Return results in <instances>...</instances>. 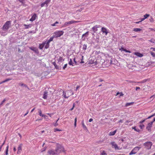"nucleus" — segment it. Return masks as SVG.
<instances>
[{
  "label": "nucleus",
  "mask_w": 155,
  "mask_h": 155,
  "mask_svg": "<svg viewBox=\"0 0 155 155\" xmlns=\"http://www.w3.org/2000/svg\"><path fill=\"white\" fill-rule=\"evenodd\" d=\"M13 151L14 152H15L16 151V149L15 147H14L13 148Z\"/></svg>",
  "instance_id": "obj_64"
},
{
  "label": "nucleus",
  "mask_w": 155,
  "mask_h": 155,
  "mask_svg": "<svg viewBox=\"0 0 155 155\" xmlns=\"http://www.w3.org/2000/svg\"><path fill=\"white\" fill-rule=\"evenodd\" d=\"M147 119V118H146V119H144V120H141V121H140L139 122V124H142V123H143L145 121V120H146Z\"/></svg>",
  "instance_id": "obj_39"
},
{
  "label": "nucleus",
  "mask_w": 155,
  "mask_h": 155,
  "mask_svg": "<svg viewBox=\"0 0 155 155\" xmlns=\"http://www.w3.org/2000/svg\"><path fill=\"white\" fill-rule=\"evenodd\" d=\"M47 94H48V93L47 92L45 91L44 92V94H43V98L44 99H46L47 98Z\"/></svg>",
  "instance_id": "obj_26"
},
{
  "label": "nucleus",
  "mask_w": 155,
  "mask_h": 155,
  "mask_svg": "<svg viewBox=\"0 0 155 155\" xmlns=\"http://www.w3.org/2000/svg\"><path fill=\"white\" fill-rule=\"evenodd\" d=\"M5 143V141H4V142L2 144V145L0 146V152L1 151L2 148L3 146V145Z\"/></svg>",
  "instance_id": "obj_44"
},
{
  "label": "nucleus",
  "mask_w": 155,
  "mask_h": 155,
  "mask_svg": "<svg viewBox=\"0 0 155 155\" xmlns=\"http://www.w3.org/2000/svg\"><path fill=\"white\" fill-rule=\"evenodd\" d=\"M12 80V79L11 78H7L5 80V81L6 82H7L8 81H9L11 80Z\"/></svg>",
  "instance_id": "obj_53"
},
{
  "label": "nucleus",
  "mask_w": 155,
  "mask_h": 155,
  "mask_svg": "<svg viewBox=\"0 0 155 155\" xmlns=\"http://www.w3.org/2000/svg\"><path fill=\"white\" fill-rule=\"evenodd\" d=\"M112 147L115 150L119 149L117 144L115 142H112L111 143Z\"/></svg>",
  "instance_id": "obj_13"
},
{
  "label": "nucleus",
  "mask_w": 155,
  "mask_h": 155,
  "mask_svg": "<svg viewBox=\"0 0 155 155\" xmlns=\"http://www.w3.org/2000/svg\"><path fill=\"white\" fill-rule=\"evenodd\" d=\"M87 48V44H84L83 45V49L84 50H85Z\"/></svg>",
  "instance_id": "obj_35"
},
{
  "label": "nucleus",
  "mask_w": 155,
  "mask_h": 155,
  "mask_svg": "<svg viewBox=\"0 0 155 155\" xmlns=\"http://www.w3.org/2000/svg\"><path fill=\"white\" fill-rule=\"evenodd\" d=\"M48 153L50 155H58V153L56 151V149L54 150H49L48 151Z\"/></svg>",
  "instance_id": "obj_8"
},
{
  "label": "nucleus",
  "mask_w": 155,
  "mask_h": 155,
  "mask_svg": "<svg viewBox=\"0 0 155 155\" xmlns=\"http://www.w3.org/2000/svg\"><path fill=\"white\" fill-rule=\"evenodd\" d=\"M82 127H83V129L84 130H88L87 127L84 125V122H82Z\"/></svg>",
  "instance_id": "obj_33"
},
{
  "label": "nucleus",
  "mask_w": 155,
  "mask_h": 155,
  "mask_svg": "<svg viewBox=\"0 0 155 155\" xmlns=\"http://www.w3.org/2000/svg\"><path fill=\"white\" fill-rule=\"evenodd\" d=\"M147 81V80L146 79H145V80H143L142 81H141V83H145V82H146Z\"/></svg>",
  "instance_id": "obj_59"
},
{
  "label": "nucleus",
  "mask_w": 155,
  "mask_h": 155,
  "mask_svg": "<svg viewBox=\"0 0 155 155\" xmlns=\"http://www.w3.org/2000/svg\"><path fill=\"white\" fill-rule=\"evenodd\" d=\"M155 115V113L154 114H153L152 115L149 117H148L147 119H150V118H151V117L154 116Z\"/></svg>",
  "instance_id": "obj_52"
},
{
  "label": "nucleus",
  "mask_w": 155,
  "mask_h": 155,
  "mask_svg": "<svg viewBox=\"0 0 155 155\" xmlns=\"http://www.w3.org/2000/svg\"><path fill=\"white\" fill-rule=\"evenodd\" d=\"M150 16V15L149 14H146L145 15H144L143 16V17L144 18L146 19L147 17H149Z\"/></svg>",
  "instance_id": "obj_38"
},
{
  "label": "nucleus",
  "mask_w": 155,
  "mask_h": 155,
  "mask_svg": "<svg viewBox=\"0 0 155 155\" xmlns=\"http://www.w3.org/2000/svg\"><path fill=\"white\" fill-rule=\"evenodd\" d=\"M124 51H125L126 52L128 53H130L131 52L130 51L127 50L126 49H125L124 50Z\"/></svg>",
  "instance_id": "obj_49"
},
{
  "label": "nucleus",
  "mask_w": 155,
  "mask_h": 155,
  "mask_svg": "<svg viewBox=\"0 0 155 155\" xmlns=\"http://www.w3.org/2000/svg\"><path fill=\"white\" fill-rule=\"evenodd\" d=\"M45 43V49L48 48L49 46V44H48L47 43L44 42Z\"/></svg>",
  "instance_id": "obj_28"
},
{
  "label": "nucleus",
  "mask_w": 155,
  "mask_h": 155,
  "mask_svg": "<svg viewBox=\"0 0 155 155\" xmlns=\"http://www.w3.org/2000/svg\"><path fill=\"white\" fill-rule=\"evenodd\" d=\"M150 54L153 57H155V53H153L152 52H151Z\"/></svg>",
  "instance_id": "obj_45"
},
{
  "label": "nucleus",
  "mask_w": 155,
  "mask_h": 155,
  "mask_svg": "<svg viewBox=\"0 0 155 155\" xmlns=\"http://www.w3.org/2000/svg\"><path fill=\"white\" fill-rule=\"evenodd\" d=\"M105 154H106V153H105V151L104 150H103L101 154V155H105Z\"/></svg>",
  "instance_id": "obj_47"
},
{
  "label": "nucleus",
  "mask_w": 155,
  "mask_h": 155,
  "mask_svg": "<svg viewBox=\"0 0 155 155\" xmlns=\"http://www.w3.org/2000/svg\"><path fill=\"white\" fill-rule=\"evenodd\" d=\"M139 127L141 129H142L144 127V125L143 124H140V125Z\"/></svg>",
  "instance_id": "obj_43"
},
{
  "label": "nucleus",
  "mask_w": 155,
  "mask_h": 155,
  "mask_svg": "<svg viewBox=\"0 0 155 155\" xmlns=\"http://www.w3.org/2000/svg\"><path fill=\"white\" fill-rule=\"evenodd\" d=\"M6 100V99L5 98L3 100V101H2V103L0 104V106H1L2 104H3L4 103Z\"/></svg>",
  "instance_id": "obj_40"
},
{
  "label": "nucleus",
  "mask_w": 155,
  "mask_h": 155,
  "mask_svg": "<svg viewBox=\"0 0 155 155\" xmlns=\"http://www.w3.org/2000/svg\"><path fill=\"white\" fill-rule=\"evenodd\" d=\"M54 38V37L53 36L51 37L49 40H48L47 41H45V42L47 43L48 44H49L53 40Z\"/></svg>",
  "instance_id": "obj_18"
},
{
  "label": "nucleus",
  "mask_w": 155,
  "mask_h": 155,
  "mask_svg": "<svg viewBox=\"0 0 155 155\" xmlns=\"http://www.w3.org/2000/svg\"><path fill=\"white\" fill-rule=\"evenodd\" d=\"M99 25H96L92 27V29L94 33H95L98 30L97 28H99Z\"/></svg>",
  "instance_id": "obj_15"
},
{
  "label": "nucleus",
  "mask_w": 155,
  "mask_h": 155,
  "mask_svg": "<svg viewBox=\"0 0 155 155\" xmlns=\"http://www.w3.org/2000/svg\"><path fill=\"white\" fill-rule=\"evenodd\" d=\"M22 144H21L19 145L18 147V151L17 152V153L18 154H20L21 153L22 151Z\"/></svg>",
  "instance_id": "obj_14"
},
{
  "label": "nucleus",
  "mask_w": 155,
  "mask_h": 155,
  "mask_svg": "<svg viewBox=\"0 0 155 155\" xmlns=\"http://www.w3.org/2000/svg\"><path fill=\"white\" fill-rule=\"evenodd\" d=\"M76 122H77V118L76 117L74 120V126L75 127H76Z\"/></svg>",
  "instance_id": "obj_46"
},
{
  "label": "nucleus",
  "mask_w": 155,
  "mask_h": 155,
  "mask_svg": "<svg viewBox=\"0 0 155 155\" xmlns=\"http://www.w3.org/2000/svg\"><path fill=\"white\" fill-rule=\"evenodd\" d=\"M29 48L31 50L34 51L36 53L38 54L39 53L38 50L37 48L33 47H30Z\"/></svg>",
  "instance_id": "obj_17"
},
{
  "label": "nucleus",
  "mask_w": 155,
  "mask_h": 155,
  "mask_svg": "<svg viewBox=\"0 0 155 155\" xmlns=\"http://www.w3.org/2000/svg\"><path fill=\"white\" fill-rule=\"evenodd\" d=\"M69 60L68 64L70 65H72V66H74V63L73 62L72 59L71 58H70L68 59Z\"/></svg>",
  "instance_id": "obj_21"
},
{
  "label": "nucleus",
  "mask_w": 155,
  "mask_h": 155,
  "mask_svg": "<svg viewBox=\"0 0 155 155\" xmlns=\"http://www.w3.org/2000/svg\"><path fill=\"white\" fill-rule=\"evenodd\" d=\"M29 112V110H28L27 111V112L24 115V116H26L28 113Z\"/></svg>",
  "instance_id": "obj_62"
},
{
  "label": "nucleus",
  "mask_w": 155,
  "mask_h": 155,
  "mask_svg": "<svg viewBox=\"0 0 155 155\" xmlns=\"http://www.w3.org/2000/svg\"><path fill=\"white\" fill-rule=\"evenodd\" d=\"M134 54L137 56L140 57H141L143 56V55L142 54L138 52H136L134 53Z\"/></svg>",
  "instance_id": "obj_19"
},
{
  "label": "nucleus",
  "mask_w": 155,
  "mask_h": 155,
  "mask_svg": "<svg viewBox=\"0 0 155 155\" xmlns=\"http://www.w3.org/2000/svg\"><path fill=\"white\" fill-rule=\"evenodd\" d=\"M55 149L58 154L62 151L64 152V148L61 145L58 144Z\"/></svg>",
  "instance_id": "obj_5"
},
{
  "label": "nucleus",
  "mask_w": 155,
  "mask_h": 155,
  "mask_svg": "<svg viewBox=\"0 0 155 155\" xmlns=\"http://www.w3.org/2000/svg\"><path fill=\"white\" fill-rule=\"evenodd\" d=\"M149 41L153 43H155V40L153 38L149 40Z\"/></svg>",
  "instance_id": "obj_37"
},
{
  "label": "nucleus",
  "mask_w": 155,
  "mask_h": 155,
  "mask_svg": "<svg viewBox=\"0 0 155 155\" xmlns=\"http://www.w3.org/2000/svg\"><path fill=\"white\" fill-rule=\"evenodd\" d=\"M11 23L10 21H7L4 24L2 28V31L1 32L2 35L4 36L7 34L8 30L10 27Z\"/></svg>",
  "instance_id": "obj_1"
},
{
  "label": "nucleus",
  "mask_w": 155,
  "mask_h": 155,
  "mask_svg": "<svg viewBox=\"0 0 155 155\" xmlns=\"http://www.w3.org/2000/svg\"><path fill=\"white\" fill-rule=\"evenodd\" d=\"M153 124V122H151L148 124L147 126L146 127V129L147 130L149 131L151 130V127L152 126Z\"/></svg>",
  "instance_id": "obj_12"
},
{
  "label": "nucleus",
  "mask_w": 155,
  "mask_h": 155,
  "mask_svg": "<svg viewBox=\"0 0 155 155\" xmlns=\"http://www.w3.org/2000/svg\"><path fill=\"white\" fill-rule=\"evenodd\" d=\"M51 0H46L44 2L41 3V7H42L45 6H45L47 7L48 5V4L51 2Z\"/></svg>",
  "instance_id": "obj_9"
},
{
  "label": "nucleus",
  "mask_w": 155,
  "mask_h": 155,
  "mask_svg": "<svg viewBox=\"0 0 155 155\" xmlns=\"http://www.w3.org/2000/svg\"><path fill=\"white\" fill-rule=\"evenodd\" d=\"M88 34H89V31H87L85 33L83 34L82 35V38L84 37V38H85L87 37L88 35Z\"/></svg>",
  "instance_id": "obj_22"
},
{
  "label": "nucleus",
  "mask_w": 155,
  "mask_h": 155,
  "mask_svg": "<svg viewBox=\"0 0 155 155\" xmlns=\"http://www.w3.org/2000/svg\"><path fill=\"white\" fill-rule=\"evenodd\" d=\"M132 128L133 129H134L135 131L137 132H140V130L138 128H137L136 127H132Z\"/></svg>",
  "instance_id": "obj_29"
},
{
  "label": "nucleus",
  "mask_w": 155,
  "mask_h": 155,
  "mask_svg": "<svg viewBox=\"0 0 155 155\" xmlns=\"http://www.w3.org/2000/svg\"><path fill=\"white\" fill-rule=\"evenodd\" d=\"M8 148L9 146L8 145L6 148L5 150V155H7L8 154Z\"/></svg>",
  "instance_id": "obj_25"
},
{
  "label": "nucleus",
  "mask_w": 155,
  "mask_h": 155,
  "mask_svg": "<svg viewBox=\"0 0 155 155\" xmlns=\"http://www.w3.org/2000/svg\"><path fill=\"white\" fill-rule=\"evenodd\" d=\"M142 29L140 28H135L133 29V31L135 32H138L140 31Z\"/></svg>",
  "instance_id": "obj_27"
},
{
  "label": "nucleus",
  "mask_w": 155,
  "mask_h": 155,
  "mask_svg": "<svg viewBox=\"0 0 155 155\" xmlns=\"http://www.w3.org/2000/svg\"><path fill=\"white\" fill-rule=\"evenodd\" d=\"M38 113L39 115L40 116H41L42 117L44 116V114H42L41 110L40 109H38Z\"/></svg>",
  "instance_id": "obj_32"
},
{
  "label": "nucleus",
  "mask_w": 155,
  "mask_h": 155,
  "mask_svg": "<svg viewBox=\"0 0 155 155\" xmlns=\"http://www.w3.org/2000/svg\"><path fill=\"white\" fill-rule=\"evenodd\" d=\"M93 119L92 118H90L89 120V122H91V121H93Z\"/></svg>",
  "instance_id": "obj_63"
},
{
  "label": "nucleus",
  "mask_w": 155,
  "mask_h": 155,
  "mask_svg": "<svg viewBox=\"0 0 155 155\" xmlns=\"http://www.w3.org/2000/svg\"><path fill=\"white\" fill-rule=\"evenodd\" d=\"M64 33V31H56L54 32V38H57L61 37Z\"/></svg>",
  "instance_id": "obj_4"
},
{
  "label": "nucleus",
  "mask_w": 155,
  "mask_h": 155,
  "mask_svg": "<svg viewBox=\"0 0 155 155\" xmlns=\"http://www.w3.org/2000/svg\"><path fill=\"white\" fill-rule=\"evenodd\" d=\"M19 85L21 86H24V87H27L28 88V89H29V87L27 86L25 84L23 83H20L19 84Z\"/></svg>",
  "instance_id": "obj_30"
},
{
  "label": "nucleus",
  "mask_w": 155,
  "mask_h": 155,
  "mask_svg": "<svg viewBox=\"0 0 155 155\" xmlns=\"http://www.w3.org/2000/svg\"><path fill=\"white\" fill-rule=\"evenodd\" d=\"M44 46L45 43L44 42H43L42 44L39 45V48L40 49L42 50Z\"/></svg>",
  "instance_id": "obj_24"
},
{
  "label": "nucleus",
  "mask_w": 155,
  "mask_h": 155,
  "mask_svg": "<svg viewBox=\"0 0 155 155\" xmlns=\"http://www.w3.org/2000/svg\"><path fill=\"white\" fill-rule=\"evenodd\" d=\"M143 145L145 146L146 148L148 150H149L151 149L152 143L151 142H148L144 143Z\"/></svg>",
  "instance_id": "obj_7"
},
{
  "label": "nucleus",
  "mask_w": 155,
  "mask_h": 155,
  "mask_svg": "<svg viewBox=\"0 0 155 155\" xmlns=\"http://www.w3.org/2000/svg\"><path fill=\"white\" fill-rule=\"evenodd\" d=\"M116 131H117V130H115L113 131L110 132L109 134V135L110 136L114 135L116 133Z\"/></svg>",
  "instance_id": "obj_23"
},
{
  "label": "nucleus",
  "mask_w": 155,
  "mask_h": 155,
  "mask_svg": "<svg viewBox=\"0 0 155 155\" xmlns=\"http://www.w3.org/2000/svg\"><path fill=\"white\" fill-rule=\"evenodd\" d=\"M103 34H104L105 35H107L108 33V30L105 27H102L101 30Z\"/></svg>",
  "instance_id": "obj_11"
},
{
  "label": "nucleus",
  "mask_w": 155,
  "mask_h": 155,
  "mask_svg": "<svg viewBox=\"0 0 155 155\" xmlns=\"http://www.w3.org/2000/svg\"><path fill=\"white\" fill-rule=\"evenodd\" d=\"M73 93L71 91H67L63 92V96L65 98H68L70 96L73 95Z\"/></svg>",
  "instance_id": "obj_3"
},
{
  "label": "nucleus",
  "mask_w": 155,
  "mask_h": 155,
  "mask_svg": "<svg viewBox=\"0 0 155 155\" xmlns=\"http://www.w3.org/2000/svg\"><path fill=\"white\" fill-rule=\"evenodd\" d=\"M61 130H59L58 128H54V132H56V131H61Z\"/></svg>",
  "instance_id": "obj_42"
},
{
  "label": "nucleus",
  "mask_w": 155,
  "mask_h": 155,
  "mask_svg": "<svg viewBox=\"0 0 155 155\" xmlns=\"http://www.w3.org/2000/svg\"><path fill=\"white\" fill-rule=\"evenodd\" d=\"M54 126L55 127L57 126L58 125V123L57 122H56L55 123H54Z\"/></svg>",
  "instance_id": "obj_51"
},
{
  "label": "nucleus",
  "mask_w": 155,
  "mask_h": 155,
  "mask_svg": "<svg viewBox=\"0 0 155 155\" xmlns=\"http://www.w3.org/2000/svg\"><path fill=\"white\" fill-rule=\"evenodd\" d=\"M73 60L74 62V65H75L77 64V62L75 61V57L73 58Z\"/></svg>",
  "instance_id": "obj_50"
},
{
  "label": "nucleus",
  "mask_w": 155,
  "mask_h": 155,
  "mask_svg": "<svg viewBox=\"0 0 155 155\" xmlns=\"http://www.w3.org/2000/svg\"><path fill=\"white\" fill-rule=\"evenodd\" d=\"M140 89V88L139 87H136L135 89L136 91H137V90Z\"/></svg>",
  "instance_id": "obj_60"
},
{
  "label": "nucleus",
  "mask_w": 155,
  "mask_h": 155,
  "mask_svg": "<svg viewBox=\"0 0 155 155\" xmlns=\"http://www.w3.org/2000/svg\"><path fill=\"white\" fill-rule=\"evenodd\" d=\"M112 58L110 56H108L103 63L102 64L105 67H107L112 64Z\"/></svg>",
  "instance_id": "obj_2"
},
{
  "label": "nucleus",
  "mask_w": 155,
  "mask_h": 155,
  "mask_svg": "<svg viewBox=\"0 0 155 155\" xmlns=\"http://www.w3.org/2000/svg\"><path fill=\"white\" fill-rule=\"evenodd\" d=\"M36 14L35 13H34L32 16L31 18L29 20L30 21H33L36 19Z\"/></svg>",
  "instance_id": "obj_16"
},
{
  "label": "nucleus",
  "mask_w": 155,
  "mask_h": 155,
  "mask_svg": "<svg viewBox=\"0 0 155 155\" xmlns=\"http://www.w3.org/2000/svg\"><path fill=\"white\" fill-rule=\"evenodd\" d=\"M46 149V147H44L43 149H42L41 150V152H44V151Z\"/></svg>",
  "instance_id": "obj_54"
},
{
  "label": "nucleus",
  "mask_w": 155,
  "mask_h": 155,
  "mask_svg": "<svg viewBox=\"0 0 155 155\" xmlns=\"http://www.w3.org/2000/svg\"><path fill=\"white\" fill-rule=\"evenodd\" d=\"M18 1L22 3H24L25 2V0H18Z\"/></svg>",
  "instance_id": "obj_55"
},
{
  "label": "nucleus",
  "mask_w": 155,
  "mask_h": 155,
  "mask_svg": "<svg viewBox=\"0 0 155 155\" xmlns=\"http://www.w3.org/2000/svg\"><path fill=\"white\" fill-rule=\"evenodd\" d=\"M141 147H135L129 153V155L136 154L140 149Z\"/></svg>",
  "instance_id": "obj_6"
},
{
  "label": "nucleus",
  "mask_w": 155,
  "mask_h": 155,
  "mask_svg": "<svg viewBox=\"0 0 155 155\" xmlns=\"http://www.w3.org/2000/svg\"><path fill=\"white\" fill-rule=\"evenodd\" d=\"M133 102H130V103H127L126 104L125 106L126 107L132 104H133Z\"/></svg>",
  "instance_id": "obj_36"
},
{
  "label": "nucleus",
  "mask_w": 155,
  "mask_h": 155,
  "mask_svg": "<svg viewBox=\"0 0 155 155\" xmlns=\"http://www.w3.org/2000/svg\"><path fill=\"white\" fill-rule=\"evenodd\" d=\"M125 49L123 47H121V48L119 49V50L120 51H124V50Z\"/></svg>",
  "instance_id": "obj_57"
},
{
  "label": "nucleus",
  "mask_w": 155,
  "mask_h": 155,
  "mask_svg": "<svg viewBox=\"0 0 155 155\" xmlns=\"http://www.w3.org/2000/svg\"><path fill=\"white\" fill-rule=\"evenodd\" d=\"M23 26L25 27V29H28L29 28H31L32 26V25L29 24L28 25H27L25 24L23 25Z\"/></svg>",
  "instance_id": "obj_20"
},
{
  "label": "nucleus",
  "mask_w": 155,
  "mask_h": 155,
  "mask_svg": "<svg viewBox=\"0 0 155 155\" xmlns=\"http://www.w3.org/2000/svg\"><path fill=\"white\" fill-rule=\"evenodd\" d=\"M76 22V21L72 20L69 21H67L64 23V26L66 27Z\"/></svg>",
  "instance_id": "obj_10"
},
{
  "label": "nucleus",
  "mask_w": 155,
  "mask_h": 155,
  "mask_svg": "<svg viewBox=\"0 0 155 155\" xmlns=\"http://www.w3.org/2000/svg\"><path fill=\"white\" fill-rule=\"evenodd\" d=\"M42 117H44V118L45 119H47L48 118V116H46V115H44V116H43Z\"/></svg>",
  "instance_id": "obj_58"
},
{
  "label": "nucleus",
  "mask_w": 155,
  "mask_h": 155,
  "mask_svg": "<svg viewBox=\"0 0 155 155\" xmlns=\"http://www.w3.org/2000/svg\"><path fill=\"white\" fill-rule=\"evenodd\" d=\"M150 20L151 22H153L154 21L153 19L151 17V19H150Z\"/></svg>",
  "instance_id": "obj_61"
},
{
  "label": "nucleus",
  "mask_w": 155,
  "mask_h": 155,
  "mask_svg": "<svg viewBox=\"0 0 155 155\" xmlns=\"http://www.w3.org/2000/svg\"><path fill=\"white\" fill-rule=\"evenodd\" d=\"M155 97V94L153 95H152V96H151L150 97V99L151 100H153V98Z\"/></svg>",
  "instance_id": "obj_48"
},
{
  "label": "nucleus",
  "mask_w": 155,
  "mask_h": 155,
  "mask_svg": "<svg viewBox=\"0 0 155 155\" xmlns=\"http://www.w3.org/2000/svg\"><path fill=\"white\" fill-rule=\"evenodd\" d=\"M64 60L62 57H60L58 60V62H62Z\"/></svg>",
  "instance_id": "obj_31"
},
{
  "label": "nucleus",
  "mask_w": 155,
  "mask_h": 155,
  "mask_svg": "<svg viewBox=\"0 0 155 155\" xmlns=\"http://www.w3.org/2000/svg\"><path fill=\"white\" fill-rule=\"evenodd\" d=\"M67 65H68V64H64V66L63 67V69L64 70L65 69V68H66Z\"/></svg>",
  "instance_id": "obj_56"
},
{
  "label": "nucleus",
  "mask_w": 155,
  "mask_h": 155,
  "mask_svg": "<svg viewBox=\"0 0 155 155\" xmlns=\"http://www.w3.org/2000/svg\"><path fill=\"white\" fill-rule=\"evenodd\" d=\"M58 21H56L54 23L51 24V25L52 26H56V24H58Z\"/></svg>",
  "instance_id": "obj_41"
},
{
  "label": "nucleus",
  "mask_w": 155,
  "mask_h": 155,
  "mask_svg": "<svg viewBox=\"0 0 155 155\" xmlns=\"http://www.w3.org/2000/svg\"><path fill=\"white\" fill-rule=\"evenodd\" d=\"M53 64L54 65L55 68L57 69H59V67L58 66L55 62H53Z\"/></svg>",
  "instance_id": "obj_34"
}]
</instances>
